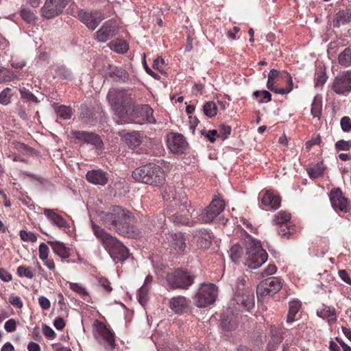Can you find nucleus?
Here are the masks:
<instances>
[{
  "instance_id": "1",
  "label": "nucleus",
  "mask_w": 351,
  "mask_h": 351,
  "mask_svg": "<svg viewBox=\"0 0 351 351\" xmlns=\"http://www.w3.org/2000/svg\"><path fill=\"white\" fill-rule=\"evenodd\" d=\"M132 109L131 117L135 122L139 124L144 123H155L156 122L153 116L154 110L148 105L134 106L133 99L126 90L122 89L117 92L114 97L113 110L115 117L114 121L117 124H124L129 121L128 112Z\"/></svg>"
},
{
  "instance_id": "2",
  "label": "nucleus",
  "mask_w": 351,
  "mask_h": 351,
  "mask_svg": "<svg viewBox=\"0 0 351 351\" xmlns=\"http://www.w3.org/2000/svg\"><path fill=\"white\" fill-rule=\"evenodd\" d=\"M245 265L250 269H257L267 261L268 254L263 248L262 245L258 240H256L247 234L245 240Z\"/></svg>"
},
{
  "instance_id": "3",
  "label": "nucleus",
  "mask_w": 351,
  "mask_h": 351,
  "mask_svg": "<svg viewBox=\"0 0 351 351\" xmlns=\"http://www.w3.org/2000/svg\"><path fill=\"white\" fill-rule=\"evenodd\" d=\"M134 180L154 186L162 184L165 179L163 170L153 163H149L134 169L132 172Z\"/></svg>"
},
{
  "instance_id": "4",
  "label": "nucleus",
  "mask_w": 351,
  "mask_h": 351,
  "mask_svg": "<svg viewBox=\"0 0 351 351\" xmlns=\"http://www.w3.org/2000/svg\"><path fill=\"white\" fill-rule=\"evenodd\" d=\"M134 219L131 213L123 207L117 205L111 207V225L118 234H128Z\"/></svg>"
},
{
  "instance_id": "5",
  "label": "nucleus",
  "mask_w": 351,
  "mask_h": 351,
  "mask_svg": "<svg viewBox=\"0 0 351 351\" xmlns=\"http://www.w3.org/2000/svg\"><path fill=\"white\" fill-rule=\"evenodd\" d=\"M166 279L171 289H186L193 283L195 276L186 269L178 268L168 274Z\"/></svg>"
},
{
  "instance_id": "6",
  "label": "nucleus",
  "mask_w": 351,
  "mask_h": 351,
  "mask_svg": "<svg viewBox=\"0 0 351 351\" xmlns=\"http://www.w3.org/2000/svg\"><path fill=\"white\" fill-rule=\"evenodd\" d=\"M180 211L170 217V220L174 223L193 226L195 222L191 219L193 213L195 211L191 206V202L184 194L180 196Z\"/></svg>"
},
{
  "instance_id": "7",
  "label": "nucleus",
  "mask_w": 351,
  "mask_h": 351,
  "mask_svg": "<svg viewBox=\"0 0 351 351\" xmlns=\"http://www.w3.org/2000/svg\"><path fill=\"white\" fill-rule=\"evenodd\" d=\"M217 295V287L212 283L202 284L194 297L197 307H206L213 304Z\"/></svg>"
},
{
  "instance_id": "8",
  "label": "nucleus",
  "mask_w": 351,
  "mask_h": 351,
  "mask_svg": "<svg viewBox=\"0 0 351 351\" xmlns=\"http://www.w3.org/2000/svg\"><path fill=\"white\" fill-rule=\"evenodd\" d=\"M79 117L84 123L93 125L97 122L103 123L106 119L103 109L99 104H95L91 108L86 106L82 107Z\"/></svg>"
},
{
  "instance_id": "9",
  "label": "nucleus",
  "mask_w": 351,
  "mask_h": 351,
  "mask_svg": "<svg viewBox=\"0 0 351 351\" xmlns=\"http://www.w3.org/2000/svg\"><path fill=\"white\" fill-rule=\"evenodd\" d=\"M224 208L223 200L219 197H215L199 214L198 221L202 223H210L224 210Z\"/></svg>"
},
{
  "instance_id": "10",
  "label": "nucleus",
  "mask_w": 351,
  "mask_h": 351,
  "mask_svg": "<svg viewBox=\"0 0 351 351\" xmlns=\"http://www.w3.org/2000/svg\"><path fill=\"white\" fill-rule=\"evenodd\" d=\"M71 1L46 0L40 10L41 16L48 19L59 16Z\"/></svg>"
},
{
  "instance_id": "11",
  "label": "nucleus",
  "mask_w": 351,
  "mask_h": 351,
  "mask_svg": "<svg viewBox=\"0 0 351 351\" xmlns=\"http://www.w3.org/2000/svg\"><path fill=\"white\" fill-rule=\"evenodd\" d=\"M282 288V283L279 278L271 277L262 281L256 288L258 299L267 295H273Z\"/></svg>"
},
{
  "instance_id": "12",
  "label": "nucleus",
  "mask_w": 351,
  "mask_h": 351,
  "mask_svg": "<svg viewBox=\"0 0 351 351\" xmlns=\"http://www.w3.org/2000/svg\"><path fill=\"white\" fill-rule=\"evenodd\" d=\"M93 333L97 343L105 350H108L110 347V329L99 319H95L93 324Z\"/></svg>"
},
{
  "instance_id": "13",
  "label": "nucleus",
  "mask_w": 351,
  "mask_h": 351,
  "mask_svg": "<svg viewBox=\"0 0 351 351\" xmlns=\"http://www.w3.org/2000/svg\"><path fill=\"white\" fill-rule=\"evenodd\" d=\"M284 73L287 77L288 86L287 88H278L275 86V80L279 77L280 72L278 70L273 69L270 70L268 74V79L267 82V88L275 93L281 95H285L290 93L293 87L292 77L289 73L287 72H284Z\"/></svg>"
},
{
  "instance_id": "14",
  "label": "nucleus",
  "mask_w": 351,
  "mask_h": 351,
  "mask_svg": "<svg viewBox=\"0 0 351 351\" xmlns=\"http://www.w3.org/2000/svg\"><path fill=\"white\" fill-rule=\"evenodd\" d=\"M77 18L90 29H95L104 19L101 12L98 11L87 12L81 9L77 11Z\"/></svg>"
},
{
  "instance_id": "15",
  "label": "nucleus",
  "mask_w": 351,
  "mask_h": 351,
  "mask_svg": "<svg viewBox=\"0 0 351 351\" xmlns=\"http://www.w3.org/2000/svg\"><path fill=\"white\" fill-rule=\"evenodd\" d=\"M332 90L339 95L351 91V71L335 77L332 84Z\"/></svg>"
},
{
  "instance_id": "16",
  "label": "nucleus",
  "mask_w": 351,
  "mask_h": 351,
  "mask_svg": "<svg viewBox=\"0 0 351 351\" xmlns=\"http://www.w3.org/2000/svg\"><path fill=\"white\" fill-rule=\"evenodd\" d=\"M167 146L174 154H183L187 149L188 143L181 134H171L168 136Z\"/></svg>"
},
{
  "instance_id": "17",
  "label": "nucleus",
  "mask_w": 351,
  "mask_h": 351,
  "mask_svg": "<svg viewBox=\"0 0 351 351\" xmlns=\"http://www.w3.org/2000/svg\"><path fill=\"white\" fill-rule=\"evenodd\" d=\"M128 248L116 238L111 236V258L115 262H123L129 257Z\"/></svg>"
},
{
  "instance_id": "18",
  "label": "nucleus",
  "mask_w": 351,
  "mask_h": 351,
  "mask_svg": "<svg viewBox=\"0 0 351 351\" xmlns=\"http://www.w3.org/2000/svg\"><path fill=\"white\" fill-rule=\"evenodd\" d=\"M330 200L332 208L335 210L337 209L345 213L349 212L350 207L348 199L343 195L339 188L332 189L330 194Z\"/></svg>"
},
{
  "instance_id": "19",
  "label": "nucleus",
  "mask_w": 351,
  "mask_h": 351,
  "mask_svg": "<svg viewBox=\"0 0 351 351\" xmlns=\"http://www.w3.org/2000/svg\"><path fill=\"white\" fill-rule=\"evenodd\" d=\"M73 138L83 143L90 144L99 147L102 141L99 136L94 132L86 131H73Z\"/></svg>"
},
{
  "instance_id": "20",
  "label": "nucleus",
  "mask_w": 351,
  "mask_h": 351,
  "mask_svg": "<svg viewBox=\"0 0 351 351\" xmlns=\"http://www.w3.org/2000/svg\"><path fill=\"white\" fill-rule=\"evenodd\" d=\"M233 301L239 306L236 308L241 310V308H243L246 311H250L254 305V295L251 292L238 293L234 298Z\"/></svg>"
},
{
  "instance_id": "21",
  "label": "nucleus",
  "mask_w": 351,
  "mask_h": 351,
  "mask_svg": "<svg viewBox=\"0 0 351 351\" xmlns=\"http://www.w3.org/2000/svg\"><path fill=\"white\" fill-rule=\"evenodd\" d=\"M190 301L185 297L178 295L169 300L170 308L176 314H182L187 311Z\"/></svg>"
},
{
  "instance_id": "22",
  "label": "nucleus",
  "mask_w": 351,
  "mask_h": 351,
  "mask_svg": "<svg viewBox=\"0 0 351 351\" xmlns=\"http://www.w3.org/2000/svg\"><path fill=\"white\" fill-rule=\"evenodd\" d=\"M86 180L94 184L105 185L108 180V174L101 170H92L87 172Z\"/></svg>"
},
{
  "instance_id": "23",
  "label": "nucleus",
  "mask_w": 351,
  "mask_h": 351,
  "mask_svg": "<svg viewBox=\"0 0 351 351\" xmlns=\"http://www.w3.org/2000/svg\"><path fill=\"white\" fill-rule=\"evenodd\" d=\"M199 248L207 249L211 243V236L206 229L199 230L193 237Z\"/></svg>"
},
{
  "instance_id": "24",
  "label": "nucleus",
  "mask_w": 351,
  "mask_h": 351,
  "mask_svg": "<svg viewBox=\"0 0 351 351\" xmlns=\"http://www.w3.org/2000/svg\"><path fill=\"white\" fill-rule=\"evenodd\" d=\"M45 215L50 220V221L59 228H67L69 225L67 221L59 214L56 213L53 210L45 208Z\"/></svg>"
},
{
  "instance_id": "25",
  "label": "nucleus",
  "mask_w": 351,
  "mask_h": 351,
  "mask_svg": "<svg viewBox=\"0 0 351 351\" xmlns=\"http://www.w3.org/2000/svg\"><path fill=\"white\" fill-rule=\"evenodd\" d=\"M92 228L95 235L110 254V234L104 228L93 223H92Z\"/></svg>"
},
{
  "instance_id": "26",
  "label": "nucleus",
  "mask_w": 351,
  "mask_h": 351,
  "mask_svg": "<svg viewBox=\"0 0 351 351\" xmlns=\"http://www.w3.org/2000/svg\"><path fill=\"white\" fill-rule=\"evenodd\" d=\"M317 315L323 319H328V322L330 324L335 322L337 320L335 308L325 304H322L317 310Z\"/></svg>"
},
{
  "instance_id": "27",
  "label": "nucleus",
  "mask_w": 351,
  "mask_h": 351,
  "mask_svg": "<svg viewBox=\"0 0 351 351\" xmlns=\"http://www.w3.org/2000/svg\"><path fill=\"white\" fill-rule=\"evenodd\" d=\"M47 243L51 247L53 252L62 258H67L70 256V249L65 245L57 241H47Z\"/></svg>"
},
{
  "instance_id": "28",
  "label": "nucleus",
  "mask_w": 351,
  "mask_h": 351,
  "mask_svg": "<svg viewBox=\"0 0 351 351\" xmlns=\"http://www.w3.org/2000/svg\"><path fill=\"white\" fill-rule=\"evenodd\" d=\"M111 78L119 83H125L128 81L130 75L123 67L111 66Z\"/></svg>"
},
{
  "instance_id": "29",
  "label": "nucleus",
  "mask_w": 351,
  "mask_h": 351,
  "mask_svg": "<svg viewBox=\"0 0 351 351\" xmlns=\"http://www.w3.org/2000/svg\"><path fill=\"white\" fill-rule=\"evenodd\" d=\"M261 201L265 206H269L274 210L278 209L281 204L280 197L270 191L265 193Z\"/></svg>"
},
{
  "instance_id": "30",
  "label": "nucleus",
  "mask_w": 351,
  "mask_h": 351,
  "mask_svg": "<svg viewBox=\"0 0 351 351\" xmlns=\"http://www.w3.org/2000/svg\"><path fill=\"white\" fill-rule=\"evenodd\" d=\"M124 141L130 148L134 149L142 143L143 136L140 132H128L124 136Z\"/></svg>"
},
{
  "instance_id": "31",
  "label": "nucleus",
  "mask_w": 351,
  "mask_h": 351,
  "mask_svg": "<svg viewBox=\"0 0 351 351\" xmlns=\"http://www.w3.org/2000/svg\"><path fill=\"white\" fill-rule=\"evenodd\" d=\"M171 245L178 252H184L186 248L185 239L182 232H176L170 235Z\"/></svg>"
},
{
  "instance_id": "32",
  "label": "nucleus",
  "mask_w": 351,
  "mask_h": 351,
  "mask_svg": "<svg viewBox=\"0 0 351 351\" xmlns=\"http://www.w3.org/2000/svg\"><path fill=\"white\" fill-rule=\"evenodd\" d=\"M351 14L348 10H340L336 14L333 19V26L339 27L341 25H344L350 21Z\"/></svg>"
},
{
  "instance_id": "33",
  "label": "nucleus",
  "mask_w": 351,
  "mask_h": 351,
  "mask_svg": "<svg viewBox=\"0 0 351 351\" xmlns=\"http://www.w3.org/2000/svg\"><path fill=\"white\" fill-rule=\"evenodd\" d=\"M129 49V44L123 38H117L111 41V50L121 54L126 53Z\"/></svg>"
},
{
  "instance_id": "34",
  "label": "nucleus",
  "mask_w": 351,
  "mask_h": 351,
  "mask_svg": "<svg viewBox=\"0 0 351 351\" xmlns=\"http://www.w3.org/2000/svg\"><path fill=\"white\" fill-rule=\"evenodd\" d=\"M221 326L225 330H231L234 329L238 322L232 316L230 317L228 313H223L221 315Z\"/></svg>"
},
{
  "instance_id": "35",
  "label": "nucleus",
  "mask_w": 351,
  "mask_h": 351,
  "mask_svg": "<svg viewBox=\"0 0 351 351\" xmlns=\"http://www.w3.org/2000/svg\"><path fill=\"white\" fill-rule=\"evenodd\" d=\"M114 196V197H120L124 195L127 192H128V186L124 178H119L114 183L113 189Z\"/></svg>"
},
{
  "instance_id": "36",
  "label": "nucleus",
  "mask_w": 351,
  "mask_h": 351,
  "mask_svg": "<svg viewBox=\"0 0 351 351\" xmlns=\"http://www.w3.org/2000/svg\"><path fill=\"white\" fill-rule=\"evenodd\" d=\"M243 252V248L240 245H233L230 250V257L232 262L239 263L241 259Z\"/></svg>"
},
{
  "instance_id": "37",
  "label": "nucleus",
  "mask_w": 351,
  "mask_h": 351,
  "mask_svg": "<svg viewBox=\"0 0 351 351\" xmlns=\"http://www.w3.org/2000/svg\"><path fill=\"white\" fill-rule=\"evenodd\" d=\"M300 308V303L298 301H292L289 303V312L287 316V322L291 323L294 321L295 315Z\"/></svg>"
},
{
  "instance_id": "38",
  "label": "nucleus",
  "mask_w": 351,
  "mask_h": 351,
  "mask_svg": "<svg viewBox=\"0 0 351 351\" xmlns=\"http://www.w3.org/2000/svg\"><path fill=\"white\" fill-rule=\"evenodd\" d=\"M110 38V25L108 21L104 23L103 26L97 32V38L100 42H106Z\"/></svg>"
},
{
  "instance_id": "39",
  "label": "nucleus",
  "mask_w": 351,
  "mask_h": 351,
  "mask_svg": "<svg viewBox=\"0 0 351 351\" xmlns=\"http://www.w3.org/2000/svg\"><path fill=\"white\" fill-rule=\"evenodd\" d=\"M17 77V74L13 71L0 66V83L10 82Z\"/></svg>"
},
{
  "instance_id": "40",
  "label": "nucleus",
  "mask_w": 351,
  "mask_h": 351,
  "mask_svg": "<svg viewBox=\"0 0 351 351\" xmlns=\"http://www.w3.org/2000/svg\"><path fill=\"white\" fill-rule=\"evenodd\" d=\"M339 63L342 66H348L351 65V48H346L338 57Z\"/></svg>"
},
{
  "instance_id": "41",
  "label": "nucleus",
  "mask_w": 351,
  "mask_h": 351,
  "mask_svg": "<svg viewBox=\"0 0 351 351\" xmlns=\"http://www.w3.org/2000/svg\"><path fill=\"white\" fill-rule=\"evenodd\" d=\"M322 103L320 99L318 97H315L312 105L311 113L312 116L315 118L317 117L318 119H320L322 114Z\"/></svg>"
},
{
  "instance_id": "42",
  "label": "nucleus",
  "mask_w": 351,
  "mask_h": 351,
  "mask_svg": "<svg viewBox=\"0 0 351 351\" xmlns=\"http://www.w3.org/2000/svg\"><path fill=\"white\" fill-rule=\"evenodd\" d=\"M204 114L210 118L214 117L217 114V107L215 102L207 101L203 107Z\"/></svg>"
},
{
  "instance_id": "43",
  "label": "nucleus",
  "mask_w": 351,
  "mask_h": 351,
  "mask_svg": "<svg viewBox=\"0 0 351 351\" xmlns=\"http://www.w3.org/2000/svg\"><path fill=\"white\" fill-rule=\"evenodd\" d=\"M149 287L143 285L138 291L137 298L139 303L144 306L148 300Z\"/></svg>"
},
{
  "instance_id": "44",
  "label": "nucleus",
  "mask_w": 351,
  "mask_h": 351,
  "mask_svg": "<svg viewBox=\"0 0 351 351\" xmlns=\"http://www.w3.org/2000/svg\"><path fill=\"white\" fill-rule=\"evenodd\" d=\"M70 289L76 293H79L82 295L84 300L88 302L90 300V297L88 293V292L86 291L84 287L81 286L80 284L77 283H71L70 284Z\"/></svg>"
},
{
  "instance_id": "45",
  "label": "nucleus",
  "mask_w": 351,
  "mask_h": 351,
  "mask_svg": "<svg viewBox=\"0 0 351 351\" xmlns=\"http://www.w3.org/2000/svg\"><path fill=\"white\" fill-rule=\"evenodd\" d=\"M16 274L20 277H26L29 279H32L34 276V272L32 269L25 265L18 267Z\"/></svg>"
},
{
  "instance_id": "46",
  "label": "nucleus",
  "mask_w": 351,
  "mask_h": 351,
  "mask_svg": "<svg viewBox=\"0 0 351 351\" xmlns=\"http://www.w3.org/2000/svg\"><path fill=\"white\" fill-rule=\"evenodd\" d=\"M56 113L63 119H69L71 117V109L66 106H59L55 108Z\"/></svg>"
},
{
  "instance_id": "47",
  "label": "nucleus",
  "mask_w": 351,
  "mask_h": 351,
  "mask_svg": "<svg viewBox=\"0 0 351 351\" xmlns=\"http://www.w3.org/2000/svg\"><path fill=\"white\" fill-rule=\"evenodd\" d=\"M20 16L25 21L28 23H34L36 19L34 12L27 8L21 9L20 11Z\"/></svg>"
},
{
  "instance_id": "48",
  "label": "nucleus",
  "mask_w": 351,
  "mask_h": 351,
  "mask_svg": "<svg viewBox=\"0 0 351 351\" xmlns=\"http://www.w3.org/2000/svg\"><path fill=\"white\" fill-rule=\"evenodd\" d=\"M19 91L21 99H25L27 101H32L35 104H38L39 102L37 97L25 88L23 87L20 88Z\"/></svg>"
},
{
  "instance_id": "49",
  "label": "nucleus",
  "mask_w": 351,
  "mask_h": 351,
  "mask_svg": "<svg viewBox=\"0 0 351 351\" xmlns=\"http://www.w3.org/2000/svg\"><path fill=\"white\" fill-rule=\"evenodd\" d=\"M291 219V214L286 211H280L276 216V224H288Z\"/></svg>"
},
{
  "instance_id": "50",
  "label": "nucleus",
  "mask_w": 351,
  "mask_h": 351,
  "mask_svg": "<svg viewBox=\"0 0 351 351\" xmlns=\"http://www.w3.org/2000/svg\"><path fill=\"white\" fill-rule=\"evenodd\" d=\"M19 236L21 240L24 241H29L34 243L37 240V235L32 232H27V231L22 230L19 232Z\"/></svg>"
},
{
  "instance_id": "51",
  "label": "nucleus",
  "mask_w": 351,
  "mask_h": 351,
  "mask_svg": "<svg viewBox=\"0 0 351 351\" xmlns=\"http://www.w3.org/2000/svg\"><path fill=\"white\" fill-rule=\"evenodd\" d=\"M278 225L279 226L278 228V232L280 237L289 239V236L292 234L293 232L291 230V228L288 224Z\"/></svg>"
},
{
  "instance_id": "52",
  "label": "nucleus",
  "mask_w": 351,
  "mask_h": 351,
  "mask_svg": "<svg viewBox=\"0 0 351 351\" xmlns=\"http://www.w3.org/2000/svg\"><path fill=\"white\" fill-rule=\"evenodd\" d=\"M335 148L337 150L348 151L351 148V140H340L336 142Z\"/></svg>"
},
{
  "instance_id": "53",
  "label": "nucleus",
  "mask_w": 351,
  "mask_h": 351,
  "mask_svg": "<svg viewBox=\"0 0 351 351\" xmlns=\"http://www.w3.org/2000/svg\"><path fill=\"white\" fill-rule=\"evenodd\" d=\"M11 89L6 88L3 90L0 93V104L3 105H8L10 102V92Z\"/></svg>"
},
{
  "instance_id": "54",
  "label": "nucleus",
  "mask_w": 351,
  "mask_h": 351,
  "mask_svg": "<svg viewBox=\"0 0 351 351\" xmlns=\"http://www.w3.org/2000/svg\"><path fill=\"white\" fill-rule=\"evenodd\" d=\"M341 130L345 132H348L351 130V120L349 117H343L340 121Z\"/></svg>"
},
{
  "instance_id": "55",
  "label": "nucleus",
  "mask_w": 351,
  "mask_h": 351,
  "mask_svg": "<svg viewBox=\"0 0 351 351\" xmlns=\"http://www.w3.org/2000/svg\"><path fill=\"white\" fill-rule=\"evenodd\" d=\"M38 252H39V258L42 261H45V259H47L48 258L49 250L48 246L45 243H42L40 244V245L38 247Z\"/></svg>"
},
{
  "instance_id": "56",
  "label": "nucleus",
  "mask_w": 351,
  "mask_h": 351,
  "mask_svg": "<svg viewBox=\"0 0 351 351\" xmlns=\"http://www.w3.org/2000/svg\"><path fill=\"white\" fill-rule=\"evenodd\" d=\"M9 302L13 306L19 309L22 308L23 306V301L19 296L11 295L9 297Z\"/></svg>"
},
{
  "instance_id": "57",
  "label": "nucleus",
  "mask_w": 351,
  "mask_h": 351,
  "mask_svg": "<svg viewBox=\"0 0 351 351\" xmlns=\"http://www.w3.org/2000/svg\"><path fill=\"white\" fill-rule=\"evenodd\" d=\"M202 134L205 135L206 137L211 142L214 143L216 140V137H219L217 130H212L206 131L203 130L202 132Z\"/></svg>"
},
{
  "instance_id": "58",
  "label": "nucleus",
  "mask_w": 351,
  "mask_h": 351,
  "mask_svg": "<svg viewBox=\"0 0 351 351\" xmlns=\"http://www.w3.org/2000/svg\"><path fill=\"white\" fill-rule=\"evenodd\" d=\"M56 73L62 79L69 80L71 78V73L65 67H58Z\"/></svg>"
},
{
  "instance_id": "59",
  "label": "nucleus",
  "mask_w": 351,
  "mask_h": 351,
  "mask_svg": "<svg viewBox=\"0 0 351 351\" xmlns=\"http://www.w3.org/2000/svg\"><path fill=\"white\" fill-rule=\"evenodd\" d=\"M231 133V127L226 125H221L219 128V136L223 140L226 139Z\"/></svg>"
},
{
  "instance_id": "60",
  "label": "nucleus",
  "mask_w": 351,
  "mask_h": 351,
  "mask_svg": "<svg viewBox=\"0 0 351 351\" xmlns=\"http://www.w3.org/2000/svg\"><path fill=\"white\" fill-rule=\"evenodd\" d=\"M4 328L8 332H12L16 330V323L14 319H10L5 322Z\"/></svg>"
},
{
  "instance_id": "61",
  "label": "nucleus",
  "mask_w": 351,
  "mask_h": 351,
  "mask_svg": "<svg viewBox=\"0 0 351 351\" xmlns=\"http://www.w3.org/2000/svg\"><path fill=\"white\" fill-rule=\"evenodd\" d=\"M43 332L44 335L49 339H53L56 337V332L50 326L47 325L43 326Z\"/></svg>"
},
{
  "instance_id": "62",
  "label": "nucleus",
  "mask_w": 351,
  "mask_h": 351,
  "mask_svg": "<svg viewBox=\"0 0 351 351\" xmlns=\"http://www.w3.org/2000/svg\"><path fill=\"white\" fill-rule=\"evenodd\" d=\"M323 169L320 167H313L308 170V173L311 178H317L323 173Z\"/></svg>"
},
{
  "instance_id": "63",
  "label": "nucleus",
  "mask_w": 351,
  "mask_h": 351,
  "mask_svg": "<svg viewBox=\"0 0 351 351\" xmlns=\"http://www.w3.org/2000/svg\"><path fill=\"white\" fill-rule=\"evenodd\" d=\"M38 303L43 310L49 309L51 306L50 301L45 296H40L38 298Z\"/></svg>"
},
{
  "instance_id": "64",
  "label": "nucleus",
  "mask_w": 351,
  "mask_h": 351,
  "mask_svg": "<svg viewBox=\"0 0 351 351\" xmlns=\"http://www.w3.org/2000/svg\"><path fill=\"white\" fill-rule=\"evenodd\" d=\"M12 275L4 268H0V278L4 282L12 280Z\"/></svg>"
}]
</instances>
